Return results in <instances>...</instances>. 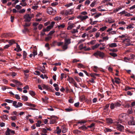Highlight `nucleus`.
<instances>
[{
  "label": "nucleus",
  "mask_w": 135,
  "mask_h": 135,
  "mask_svg": "<svg viewBox=\"0 0 135 135\" xmlns=\"http://www.w3.org/2000/svg\"><path fill=\"white\" fill-rule=\"evenodd\" d=\"M70 43V39H65L64 43L62 46V49L64 50L67 49L68 48V45Z\"/></svg>",
  "instance_id": "nucleus-1"
},
{
  "label": "nucleus",
  "mask_w": 135,
  "mask_h": 135,
  "mask_svg": "<svg viewBox=\"0 0 135 135\" xmlns=\"http://www.w3.org/2000/svg\"><path fill=\"white\" fill-rule=\"evenodd\" d=\"M34 16V14L32 13L25 15L24 17L25 19L24 21L25 22H30L31 18L33 17Z\"/></svg>",
  "instance_id": "nucleus-2"
},
{
  "label": "nucleus",
  "mask_w": 135,
  "mask_h": 135,
  "mask_svg": "<svg viewBox=\"0 0 135 135\" xmlns=\"http://www.w3.org/2000/svg\"><path fill=\"white\" fill-rule=\"evenodd\" d=\"M121 104L118 102H117L114 103H112L110 105V107L111 109H113L115 108L120 107Z\"/></svg>",
  "instance_id": "nucleus-3"
},
{
  "label": "nucleus",
  "mask_w": 135,
  "mask_h": 135,
  "mask_svg": "<svg viewBox=\"0 0 135 135\" xmlns=\"http://www.w3.org/2000/svg\"><path fill=\"white\" fill-rule=\"evenodd\" d=\"M47 13L50 15H54L56 13V11L55 10H54L51 7H49L47 9Z\"/></svg>",
  "instance_id": "nucleus-4"
},
{
  "label": "nucleus",
  "mask_w": 135,
  "mask_h": 135,
  "mask_svg": "<svg viewBox=\"0 0 135 135\" xmlns=\"http://www.w3.org/2000/svg\"><path fill=\"white\" fill-rule=\"evenodd\" d=\"M94 55L95 56H99L101 58H103L104 56V53L99 51H97L94 54Z\"/></svg>",
  "instance_id": "nucleus-5"
},
{
  "label": "nucleus",
  "mask_w": 135,
  "mask_h": 135,
  "mask_svg": "<svg viewBox=\"0 0 135 135\" xmlns=\"http://www.w3.org/2000/svg\"><path fill=\"white\" fill-rule=\"evenodd\" d=\"M123 42L125 44L126 46H127L133 45V44H130V40L127 37L123 40Z\"/></svg>",
  "instance_id": "nucleus-6"
},
{
  "label": "nucleus",
  "mask_w": 135,
  "mask_h": 135,
  "mask_svg": "<svg viewBox=\"0 0 135 135\" xmlns=\"http://www.w3.org/2000/svg\"><path fill=\"white\" fill-rule=\"evenodd\" d=\"M117 130L120 131H123L124 129V126L120 124L119 122H117Z\"/></svg>",
  "instance_id": "nucleus-7"
},
{
  "label": "nucleus",
  "mask_w": 135,
  "mask_h": 135,
  "mask_svg": "<svg viewBox=\"0 0 135 135\" xmlns=\"http://www.w3.org/2000/svg\"><path fill=\"white\" fill-rule=\"evenodd\" d=\"M128 124L129 125H135V120H134V118L133 117H131L130 120L128 122Z\"/></svg>",
  "instance_id": "nucleus-8"
},
{
  "label": "nucleus",
  "mask_w": 135,
  "mask_h": 135,
  "mask_svg": "<svg viewBox=\"0 0 135 135\" xmlns=\"http://www.w3.org/2000/svg\"><path fill=\"white\" fill-rule=\"evenodd\" d=\"M106 22L109 23H112L115 22L114 20L111 17H109L107 18L105 20Z\"/></svg>",
  "instance_id": "nucleus-9"
},
{
  "label": "nucleus",
  "mask_w": 135,
  "mask_h": 135,
  "mask_svg": "<svg viewBox=\"0 0 135 135\" xmlns=\"http://www.w3.org/2000/svg\"><path fill=\"white\" fill-rule=\"evenodd\" d=\"M68 25H69L67 29L68 30H70L73 27L75 26V23H70V22H69L68 23Z\"/></svg>",
  "instance_id": "nucleus-10"
},
{
  "label": "nucleus",
  "mask_w": 135,
  "mask_h": 135,
  "mask_svg": "<svg viewBox=\"0 0 135 135\" xmlns=\"http://www.w3.org/2000/svg\"><path fill=\"white\" fill-rule=\"evenodd\" d=\"M78 18H80L81 21H84L88 18V16L86 15L83 16L82 15H80L78 17Z\"/></svg>",
  "instance_id": "nucleus-11"
},
{
  "label": "nucleus",
  "mask_w": 135,
  "mask_h": 135,
  "mask_svg": "<svg viewBox=\"0 0 135 135\" xmlns=\"http://www.w3.org/2000/svg\"><path fill=\"white\" fill-rule=\"evenodd\" d=\"M108 46L109 47L113 48L116 47L117 46V44L114 43L109 44L108 45Z\"/></svg>",
  "instance_id": "nucleus-12"
},
{
  "label": "nucleus",
  "mask_w": 135,
  "mask_h": 135,
  "mask_svg": "<svg viewBox=\"0 0 135 135\" xmlns=\"http://www.w3.org/2000/svg\"><path fill=\"white\" fill-rule=\"evenodd\" d=\"M67 80L69 81V83L71 84H73L75 81L73 78L70 77L69 76H68V78Z\"/></svg>",
  "instance_id": "nucleus-13"
},
{
  "label": "nucleus",
  "mask_w": 135,
  "mask_h": 135,
  "mask_svg": "<svg viewBox=\"0 0 135 135\" xmlns=\"http://www.w3.org/2000/svg\"><path fill=\"white\" fill-rule=\"evenodd\" d=\"M74 10L73 9H71L67 10V15H71L73 13Z\"/></svg>",
  "instance_id": "nucleus-14"
},
{
  "label": "nucleus",
  "mask_w": 135,
  "mask_h": 135,
  "mask_svg": "<svg viewBox=\"0 0 135 135\" xmlns=\"http://www.w3.org/2000/svg\"><path fill=\"white\" fill-rule=\"evenodd\" d=\"M126 115L125 114H122L119 116L120 119H121L124 120V119L126 118Z\"/></svg>",
  "instance_id": "nucleus-15"
},
{
  "label": "nucleus",
  "mask_w": 135,
  "mask_h": 135,
  "mask_svg": "<svg viewBox=\"0 0 135 135\" xmlns=\"http://www.w3.org/2000/svg\"><path fill=\"white\" fill-rule=\"evenodd\" d=\"M0 118L3 120H6L8 119V116L6 115L3 114L2 115L0 116Z\"/></svg>",
  "instance_id": "nucleus-16"
},
{
  "label": "nucleus",
  "mask_w": 135,
  "mask_h": 135,
  "mask_svg": "<svg viewBox=\"0 0 135 135\" xmlns=\"http://www.w3.org/2000/svg\"><path fill=\"white\" fill-rule=\"evenodd\" d=\"M107 123H108L111 124L113 123V120L110 118H107L106 119Z\"/></svg>",
  "instance_id": "nucleus-17"
},
{
  "label": "nucleus",
  "mask_w": 135,
  "mask_h": 135,
  "mask_svg": "<svg viewBox=\"0 0 135 135\" xmlns=\"http://www.w3.org/2000/svg\"><path fill=\"white\" fill-rule=\"evenodd\" d=\"M100 44H97L91 47L92 49L94 50L98 47L100 45Z\"/></svg>",
  "instance_id": "nucleus-18"
},
{
  "label": "nucleus",
  "mask_w": 135,
  "mask_h": 135,
  "mask_svg": "<svg viewBox=\"0 0 135 135\" xmlns=\"http://www.w3.org/2000/svg\"><path fill=\"white\" fill-rule=\"evenodd\" d=\"M62 15L67 16V10H64L61 11V13Z\"/></svg>",
  "instance_id": "nucleus-19"
},
{
  "label": "nucleus",
  "mask_w": 135,
  "mask_h": 135,
  "mask_svg": "<svg viewBox=\"0 0 135 135\" xmlns=\"http://www.w3.org/2000/svg\"><path fill=\"white\" fill-rule=\"evenodd\" d=\"M104 132L105 133L108 132H111L112 131V130L108 128H105L104 129Z\"/></svg>",
  "instance_id": "nucleus-20"
},
{
  "label": "nucleus",
  "mask_w": 135,
  "mask_h": 135,
  "mask_svg": "<svg viewBox=\"0 0 135 135\" xmlns=\"http://www.w3.org/2000/svg\"><path fill=\"white\" fill-rule=\"evenodd\" d=\"M65 24L63 23L59 25H58L57 27L58 29H60L64 28L65 27Z\"/></svg>",
  "instance_id": "nucleus-21"
},
{
  "label": "nucleus",
  "mask_w": 135,
  "mask_h": 135,
  "mask_svg": "<svg viewBox=\"0 0 135 135\" xmlns=\"http://www.w3.org/2000/svg\"><path fill=\"white\" fill-rule=\"evenodd\" d=\"M49 98L47 97H45L44 99L42 98V100L43 102L47 103H48L47 100Z\"/></svg>",
  "instance_id": "nucleus-22"
},
{
  "label": "nucleus",
  "mask_w": 135,
  "mask_h": 135,
  "mask_svg": "<svg viewBox=\"0 0 135 135\" xmlns=\"http://www.w3.org/2000/svg\"><path fill=\"white\" fill-rule=\"evenodd\" d=\"M22 99L24 101H27L28 100V97L25 95H22Z\"/></svg>",
  "instance_id": "nucleus-23"
},
{
  "label": "nucleus",
  "mask_w": 135,
  "mask_h": 135,
  "mask_svg": "<svg viewBox=\"0 0 135 135\" xmlns=\"http://www.w3.org/2000/svg\"><path fill=\"white\" fill-rule=\"evenodd\" d=\"M13 81L14 83L16 84L17 85H22V84L17 80H14Z\"/></svg>",
  "instance_id": "nucleus-24"
},
{
  "label": "nucleus",
  "mask_w": 135,
  "mask_h": 135,
  "mask_svg": "<svg viewBox=\"0 0 135 135\" xmlns=\"http://www.w3.org/2000/svg\"><path fill=\"white\" fill-rule=\"evenodd\" d=\"M8 43L9 44V45L11 46L12 44L15 43V40H11L9 41Z\"/></svg>",
  "instance_id": "nucleus-25"
},
{
  "label": "nucleus",
  "mask_w": 135,
  "mask_h": 135,
  "mask_svg": "<svg viewBox=\"0 0 135 135\" xmlns=\"http://www.w3.org/2000/svg\"><path fill=\"white\" fill-rule=\"evenodd\" d=\"M78 67L79 68H85L84 66L81 63L78 64Z\"/></svg>",
  "instance_id": "nucleus-26"
},
{
  "label": "nucleus",
  "mask_w": 135,
  "mask_h": 135,
  "mask_svg": "<svg viewBox=\"0 0 135 135\" xmlns=\"http://www.w3.org/2000/svg\"><path fill=\"white\" fill-rule=\"evenodd\" d=\"M40 70L43 73H45V67L44 65H43L42 67L40 68Z\"/></svg>",
  "instance_id": "nucleus-27"
},
{
  "label": "nucleus",
  "mask_w": 135,
  "mask_h": 135,
  "mask_svg": "<svg viewBox=\"0 0 135 135\" xmlns=\"http://www.w3.org/2000/svg\"><path fill=\"white\" fill-rule=\"evenodd\" d=\"M87 129V128L85 126H83L79 127V129L83 130H86Z\"/></svg>",
  "instance_id": "nucleus-28"
},
{
  "label": "nucleus",
  "mask_w": 135,
  "mask_h": 135,
  "mask_svg": "<svg viewBox=\"0 0 135 135\" xmlns=\"http://www.w3.org/2000/svg\"><path fill=\"white\" fill-rule=\"evenodd\" d=\"M10 129L9 128H7L5 132L6 135H9L10 133Z\"/></svg>",
  "instance_id": "nucleus-29"
},
{
  "label": "nucleus",
  "mask_w": 135,
  "mask_h": 135,
  "mask_svg": "<svg viewBox=\"0 0 135 135\" xmlns=\"http://www.w3.org/2000/svg\"><path fill=\"white\" fill-rule=\"evenodd\" d=\"M115 82L117 84H119L120 83V79L115 78Z\"/></svg>",
  "instance_id": "nucleus-30"
},
{
  "label": "nucleus",
  "mask_w": 135,
  "mask_h": 135,
  "mask_svg": "<svg viewBox=\"0 0 135 135\" xmlns=\"http://www.w3.org/2000/svg\"><path fill=\"white\" fill-rule=\"evenodd\" d=\"M61 19V17L60 16H57L54 18V20L58 21Z\"/></svg>",
  "instance_id": "nucleus-31"
},
{
  "label": "nucleus",
  "mask_w": 135,
  "mask_h": 135,
  "mask_svg": "<svg viewBox=\"0 0 135 135\" xmlns=\"http://www.w3.org/2000/svg\"><path fill=\"white\" fill-rule=\"evenodd\" d=\"M32 53L33 54V56L34 57L37 54V50H33Z\"/></svg>",
  "instance_id": "nucleus-32"
},
{
  "label": "nucleus",
  "mask_w": 135,
  "mask_h": 135,
  "mask_svg": "<svg viewBox=\"0 0 135 135\" xmlns=\"http://www.w3.org/2000/svg\"><path fill=\"white\" fill-rule=\"evenodd\" d=\"M133 24H131L129 25L126 28L127 29L133 28H134Z\"/></svg>",
  "instance_id": "nucleus-33"
},
{
  "label": "nucleus",
  "mask_w": 135,
  "mask_h": 135,
  "mask_svg": "<svg viewBox=\"0 0 135 135\" xmlns=\"http://www.w3.org/2000/svg\"><path fill=\"white\" fill-rule=\"evenodd\" d=\"M16 44H17L16 48L17 49V51H21L22 49L20 48L19 45H18L17 43Z\"/></svg>",
  "instance_id": "nucleus-34"
},
{
  "label": "nucleus",
  "mask_w": 135,
  "mask_h": 135,
  "mask_svg": "<svg viewBox=\"0 0 135 135\" xmlns=\"http://www.w3.org/2000/svg\"><path fill=\"white\" fill-rule=\"evenodd\" d=\"M81 132V131L77 129L73 131L74 133L76 134H78L80 133Z\"/></svg>",
  "instance_id": "nucleus-35"
},
{
  "label": "nucleus",
  "mask_w": 135,
  "mask_h": 135,
  "mask_svg": "<svg viewBox=\"0 0 135 135\" xmlns=\"http://www.w3.org/2000/svg\"><path fill=\"white\" fill-rule=\"evenodd\" d=\"M134 88H131L129 86H127L125 87V88L124 89V90L126 91H127L128 90H130L131 89H134Z\"/></svg>",
  "instance_id": "nucleus-36"
},
{
  "label": "nucleus",
  "mask_w": 135,
  "mask_h": 135,
  "mask_svg": "<svg viewBox=\"0 0 135 135\" xmlns=\"http://www.w3.org/2000/svg\"><path fill=\"white\" fill-rule=\"evenodd\" d=\"M52 119L50 121V124H53L56 122V119Z\"/></svg>",
  "instance_id": "nucleus-37"
},
{
  "label": "nucleus",
  "mask_w": 135,
  "mask_h": 135,
  "mask_svg": "<svg viewBox=\"0 0 135 135\" xmlns=\"http://www.w3.org/2000/svg\"><path fill=\"white\" fill-rule=\"evenodd\" d=\"M26 104L30 107H35V105L32 104L30 103H26Z\"/></svg>",
  "instance_id": "nucleus-38"
},
{
  "label": "nucleus",
  "mask_w": 135,
  "mask_h": 135,
  "mask_svg": "<svg viewBox=\"0 0 135 135\" xmlns=\"http://www.w3.org/2000/svg\"><path fill=\"white\" fill-rule=\"evenodd\" d=\"M78 31L76 29H74L71 31V33L73 34L75 33H78Z\"/></svg>",
  "instance_id": "nucleus-39"
},
{
  "label": "nucleus",
  "mask_w": 135,
  "mask_h": 135,
  "mask_svg": "<svg viewBox=\"0 0 135 135\" xmlns=\"http://www.w3.org/2000/svg\"><path fill=\"white\" fill-rule=\"evenodd\" d=\"M96 40H93L88 43L89 44L93 45L95 44L96 42Z\"/></svg>",
  "instance_id": "nucleus-40"
},
{
  "label": "nucleus",
  "mask_w": 135,
  "mask_h": 135,
  "mask_svg": "<svg viewBox=\"0 0 135 135\" xmlns=\"http://www.w3.org/2000/svg\"><path fill=\"white\" fill-rule=\"evenodd\" d=\"M96 4V1H94L90 5V6L91 7H93Z\"/></svg>",
  "instance_id": "nucleus-41"
},
{
  "label": "nucleus",
  "mask_w": 135,
  "mask_h": 135,
  "mask_svg": "<svg viewBox=\"0 0 135 135\" xmlns=\"http://www.w3.org/2000/svg\"><path fill=\"white\" fill-rule=\"evenodd\" d=\"M86 122V121L85 120H81L78 121L77 123L78 124L84 123Z\"/></svg>",
  "instance_id": "nucleus-42"
},
{
  "label": "nucleus",
  "mask_w": 135,
  "mask_h": 135,
  "mask_svg": "<svg viewBox=\"0 0 135 135\" xmlns=\"http://www.w3.org/2000/svg\"><path fill=\"white\" fill-rule=\"evenodd\" d=\"M4 101L5 102L8 103H12L13 102L12 100L8 99H6Z\"/></svg>",
  "instance_id": "nucleus-43"
},
{
  "label": "nucleus",
  "mask_w": 135,
  "mask_h": 135,
  "mask_svg": "<svg viewBox=\"0 0 135 135\" xmlns=\"http://www.w3.org/2000/svg\"><path fill=\"white\" fill-rule=\"evenodd\" d=\"M73 5V3H69L66 4L65 5V6L66 7H68L71 6H72Z\"/></svg>",
  "instance_id": "nucleus-44"
},
{
  "label": "nucleus",
  "mask_w": 135,
  "mask_h": 135,
  "mask_svg": "<svg viewBox=\"0 0 135 135\" xmlns=\"http://www.w3.org/2000/svg\"><path fill=\"white\" fill-rule=\"evenodd\" d=\"M107 27L106 26H104L101 28L100 29V30L102 31H104L107 28Z\"/></svg>",
  "instance_id": "nucleus-45"
},
{
  "label": "nucleus",
  "mask_w": 135,
  "mask_h": 135,
  "mask_svg": "<svg viewBox=\"0 0 135 135\" xmlns=\"http://www.w3.org/2000/svg\"><path fill=\"white\" fill-rule=\"evenodd\" d=\"M57 41H54L53 42L51 45L52 46H55L56 45V44H57Z\"/></svg>",
  "instance_id": "nucleus-46"
},
{
  "label": "nucleus",
  "mask_w": 135,
  "mask_h": 135,
  "mask_svg": "<svg viewBox=\"0 0 135 135\" xmlns=\"http://www.w3.org/2000/svg\"><path fill=\"white\" fill-rule=\"evenodd\" d=\"M119 38H127V35H123L121 36H119Z\"/></svg>",
  "instance_id": "nucleus-47"
},
{
  "label": "nucleus",
  "mask_w": 135,
  "mask_h": 135,
  "mask_svg": "<svg viewBox=\"0 0 135 135\" xmlns=\"http://www.w3.org/2000/svg\"><path fill=\"white\" fill-rule=\"evenodd\" d=\"M29 92V94L32 96H34L35 95V93L32 91H30Z\"/></svg>",
  "instance_id": "nucleus-48"
},
{
  "label": "nucleus",
  "mask_w": 135,
  "mask_h": 135,
  "mask_svg": "<svg viewBox=\"0 0 135 135\" xmlns=\"http://www.w3.org/2000/svg\"><path fill=\"white\" fill-rule=\"evenodd\" d=\"M109 54L113 57H115L117 56V55L115 53H110Z\"/></svg>",
  "instance_id": "nucleus-49"
},
{
  "label": "nucleus",
  "mask_w": 135,
  "mask_h": 135,
  "mask_svg": "<svg viewBox=\"0 0 135 135\" xmlns=\"http://www.w3.org/2000/svg\"><path fill=\"white\" fill-rule=\"evenodd\" d=\"M102 15L101 13H97L95 16H94V18H98L99 16H102Z\"/></svg>",
  "instance_id": "nucleus-50"
},
{
  "label": "nucleus",
  "mask_w": 135,
  "mask_h": 135,
  "mask_svg": "<svg viewBox=\"0 0 135 135\" xmlns=\"http://www.w3.org/2000/svg\"><path fill=\"white\" fill-rule=\"evenodd\" d=\"M116 31H112L109 32V35H113L116 34Z\"/></svg>",
  "instance_id": "nucleus-51"
},
{
  "label": "nucleus",
  "mask_w": 135,
  "mask_h": 135,
  "mask_svg": "<svg viewBox=\"0 0 135 135\" xmlns=\"http://www.w3.org/2000/svg\"><path fill=\"white\" fill-rule=\"evenodd\" d=\"M53 118L56 119H58V118L57 117L54 115L51 116L50 118L48 117L47 118L49 119H51Z\"/></svg>",
  "instance_id": "nucleus-52"
},
{
  "label": "nucleus",
  "mask_w": 135,
  "mask_h": 135,
  "mask_svg": "<svg viewBox=\"0 0 135 135\" xmlns=\"http://www.w3.org/2000/svg\"><path fill=\"white\" fill-rule=\"evenodd\" d=\"M12 103L13 105L16 108H17V102L16 101H13L12 102Z\"/></svg>",
  "instance_id": "nucleus-53"
},
{
  "label": "nucleus",
  "mask_w": 135,
  "mask_h": 135,
  "mask_svg": "<svg viewBox=\"0 0 135 135\" xmlns=\"http://www.w3.org/2000/svg\"><path fill=\"white\" fill-rule=\"evenodd\" d=\"M22 104L20 102H18L17 104V108L18 107H21L22 106Z\"/></svg>",
  "instance_id": "nucleus-54"
},
{
  "label": "nucleus",
  "mask_w": 135,
  "mask_h": 135,
  "mask_svg": "<svg viewBox=\"0 0 135 135\" xmlns=\"http://www.w3.org/2000/svg\"><path fill=\"white\" fill-rule=\"evenodd\" d=\"M41 123V122L40 121H38L37 123H36V126L37 127H39L40 126V124Z\"/></svg>",
  "instance_id": "nucleus-55"
},
{
  "label": "nucleus",
  "mask_w": 135,
  "mask_h": 135,
  "mask_svg": "<svg viewBox=\"0 0 135 135\" xmlns=\"http://www.w3.org/2000/svg\"><path fill=\"white\" fill-rule=\"evenodd\" d=\"M50 2L49 0H43L42 1V3L44 4L48 3L49 4Z\"/></svg>",
  "instance_id": "nucleus-56"
},
{
  "label": "nucleus",
  "mask_w": 135,
  "mask_h": 135,
  "mask_svg": "<svg viewBox=\"0 0 135 135\" xmlns=\"http://www.w3.org/2000/svg\"><path fill=\"white\" fill-rule=\"evenodd\" d=\"M52 26H50V25L47 26L46 28L47 30V31H48L50 30L52 28Z\"/></svg>",
  "instance_id": "nucleus-57"
},
{
  "label": "nucleus",
  "mask_w": 135,
  "mask_h": 135,
  "mask_svg": "<svg viewBox=\"0 0 135 135\" xmlns=\"http://www.w3.org/2000/svg\"><path fill=\"white\" fill-rule=\"evenodd\" d=\"M52 37L50 36H49L47 37H46L45 38V41H48L49 40H51Z\"/></svg>",
  "instance_id": "nucleus-58"
},
{
  "label": "nucleus",
  "mask_w": 135,
  "mask_h": 135,
  "mask_svg": "<svg viewBox=\"0 0 135 135\" xmlns=\"http://www.w3.org/2000/svg\"><path fill=\"white\" fill-rule=\"evenodd\" d=\"M65 110L67 112H70L73 111V109L70 108H66Z\"/></svg>",
  "instance_id": "nucleus-59"
},
{
  "label": "nucleus",
  "mask_w": 135,
  "mask_h": 135,
  "mask_svg": "<svg viewBox=\"0 0 135 135\" xmlns=\"http://www.w3.org/2000/svg\"><path fill=\"white\" fill-rule=\"evenodd\" d=\"M20 4L22 6H26L27 4L26 2H22Z\"/></svg>",
  "instance_id": "nucleus-60"
},
{
  "label": "nucleus",
  "mask_w": 135,
  "mask_h": 135,
  "mask_svg": "<svg viewBox=\"0 0 135 135\" xmlns=\"http://www.w3.org/2000/svg\"><path fill=\"white\" fill-rule=\"evenodd\" d=\"M15 8L17 9H19L21 8L22 7L19 5H17L16 6Z\"/></svg>",
  "instance_id": "nucleus-61"
},
{
  "label": "nucleus",
  "mask_w": 135,
  "mask_h": 135,
  "mask_svg": "<svg viewBox=\"0 0 135 135\" xmlns=\"http://www.w3.org/2000/svg\"><path fill=\"white\" fill-rule=\"evenodd\" d=\"M67 131L66 128L65 127H63V129L62 130V132L63 133H64L66 132Z\"/></svg>",
  "instance_id": "nucleus-62"
},
{
  "label": "nucleus",
  "mask_w": 135,
  "mask_h": 135,
  "mask_svg": "<svg viewBox=\"0 0 135 135\" xmlns=\"http://www.w3.org/2000/svg\"><path fill=\"white\" fill-rule=\"evenodd\" d=\"M12 120H14L17 119V118L16 116H13L11 117L10 118Z\"/></svg>",
  "instance_id": "nucleus-63"
},
{
  "label": "nucleus",
  "mask_w": 135,
  "mask_h": 135,
  "mask_svg": "<svg viewBox=\"0 0 135 135\" xmlns=\"http://www.w3.org/2000/svg\"><path fill=\"white\" fill-rule=\"evenodd\" d=\"M25 9H22L21 10H20L19 11V12L20 13H24L25 12Z\"/></svg>",
  "instance_id": "nucleus-64"
}]
</instances>
